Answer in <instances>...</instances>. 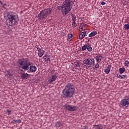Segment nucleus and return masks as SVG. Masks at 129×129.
Wrapping results in <instances>:
<instances>
[{"mask_svg":"<svg viewBox=\"0 0 129 129\" xmlns=\"http://www.w3.org/2000/svg\"><path fill=\"white\" fill-rule=\"evenodd\" d=\"M106 3L104 2H102V3H101V5H102V6H104V5H105Z\"/></svg>","mask_w":129,"mask_h":129,"instance_id":"obj_35","label":"nucleus"},{"mask_svg":"<svg viewBox=\"0 0 129 129\" xmlns=\"http://www.w3.org/2000/svg\"><path fill=\"white\" fill-rule=\"evenodd\" d=\"M95 69H98V68H99V64L97 62L96 64H95Z\"/></svg>","mask_w":129,"mask_h":129,"instance_id":"obj_28","label":"nucleus"},{"mask_svg":"<svg viewBox=\"0 0 129 129\" xmlns=\"http://www.w3.org/2000/svg\"><path fill=\"white\" fill-rule=\"evenodd\" d=\"M18 64H19V70L23 73H21L20 75L22 79L26 80L30 78L31 75H29L26 72L29 69V67L32 65V62L28 58H21L18 59Z\"/></svg>","mask_w":129,"mask_h":129,"instance_id":"obj_1","label":"nucleus"},{"mask_svg":"<svg viewBox=\"0 0 129 129\" xmlns=\"http://www.w3.org/2000/svg\"><path fill=\"white\" fill-rule=\"evenodd\" d=\"M52 13V9L47 8L41 11L38 14V19L41 22H44L47 17H50V14Z\"/></svg>","mask_w":129,"mask_h":129,"instance_id":"obj_5","label":"nucleus"},{"mask_svg":"<svg viewBox=\"0 0 129 129\" xmlns=\"http://www.w3.org/2000/svg\"><path fill=\"white\" fill-rule=\"evenodd\" d=\"M97 35V31L94 30L90 34H89V37H94V36H96Z\"/></svg>","mask_w":129,"mask_h":129,"instance_id":"obj_18","label":"nucleus"},{"mask_svg":"<svg viewBox=\"0 0 129 129\" xmlns=\"http://www.w3.org/2000/svg\"><path fill=\"white\" fill-rule=\"evenodd\" d=\"M56 126H57V127H59V126H63V123L60 121H58L55 124Z\"/></svg>","mask_w":129,"mask_h":129,"instance_id":"obj_22","label":"nucleus"},{"mask_svg":"<svg viewBox=\"0 0 129 129\" xmlns=\"http://www.w3.org/2000/svg\"><path fill=\"white\" fill-rule=\"evenodd\" d=\"M6 5H3L2 1H0V11H3V9L5 7Z\"/></svg>","mask_w":129,"mask_h":129,"instance_id":"obj_24","label":"nucleus"},{"mask_svg":"<svg viewBox=\"0 0 129 129\" xmlns=\"http://www.w3.org/2000/svg\"><path fill=\"white\" fill-rule=\"evenodd\" d=\"M75 92L74 85L71 83H68L62 91V94L67 98L73 97Z\"/></svg>","mask_w":129,"mask_h":129,"instance_id":"obj_3","label":"nucleus"},{"mask_svg":"<svg viewBox=\"0 0 129 129\" xmlns=\"http://www.w3.org/2000/svg\"><path fill=\"white\" fill-rule=\"evenodd\" d=\"M95 58L97 61V63H99L102 59V55H101V54H99L96 56Z\"/></svg>","mask_w":129,"mask_h":129,"instance_id":"obj_13","label":"nucleus"},{"mask_svg":"<svg viewBox=\"0 0 129 129\" xmlns=\"http://www.w3.org/2000/svg\"><path fill=\"white\" fill-rule=\"evenodd\" d=\"M29 71L30 72H36L37 71V67L35 66H31L29 68Z\"/></svg>","mask_w":129,"mask_h":129,"instance_id":"obj_14","label":"nucleus"},{"mask_svg":"<svg viewBox=\"0 0 129 129\" xmlns=\"http://www.w3.org/2000/svg\"><path fill=\"white\" fill-rule=\"evenodd\" d=\"M87 49L88 52H91L92 51V47H91L90 43H87Z\"/></svg>","mask_w":129,"mask_h":129,"instance_id":"obj_19","label":"nucleus"},{"mask_svg":"<svg viewBox=\"0 0 129 129\" xmlns=\"http://www.w3.org/2000/svg\"><path fill=\"white\" fill-rule=\"evenodd\" d=\"M22 122V121L21 119H17L16 120V123H21Z\"/></svg>","mask_w":129,"mask_h":129,"instance_id":"obj_31","label":"nucleus"},{"mask_svg":"<svg viewBox=\"0 0 129 129\" xmlns=\"http://www.w3.org/2000/svg\"><path fill=\"white\" fill-rule=\"evenodd\" d=\"M58 78V74L56 73L52 74L51 75H49L48 78V81L49 84H52L54 81H56V79Z\"/></svg>","mask_w":129,"mask_h":129,"instance_id":"obj_8","label":"nucleus"},{"mask_svg":"<svg viewBox=\"0 0 129 129\" xmlns=\"http://www.w3.org/2000/svg\"><path fill=\"white\" fill-rule=\"evenodd\" d=\"M126 77V76H125L124 75H120L119 74L117 75V77L118 78H119L120 79H123V78H125Z\"/></svg>","mask_w":129,"mask_h":129,"instance_id":"obj_23","label":"nucleus"},{"mask_svg":"<svg viewBox=\"0 0 129 129\" xmlns=\"http://www.w3.org/2000/svg\"><path fill=\"white\" fill-rule=\"evenodd\" d=\"M95 60L94 59L86 58L83 61V64L86 69H90L92 66H94Z\"/></svg>","mask_w":129,"mask_h":129,"instance_id":"obj_6","label":"nucleus"},{"mask_svg":"<svg viewBox=\"0 0 129 129\" xmlns=\"http://www.w3.org/2000/svg\"><path fill=\"white\" fill-rule=\"evenodd\" d=\"M82 129H88V126H87L86 125H84L83 126Z\"/></svg>","mask_w":129,"mask_h":129,"instance_id":"obj_33","label":"nucleus"},{"mask_svg":"<svg viewBox=\"0 0 129 129\" xmlns=\"http://www.w3.org/2000/svg\"><path fill=\"white\" fill-rule=\"evenodd\" d=\"M72 20L73 21L72 27L75 28L77 26V24H76V16H75L74 14H72Z\"/></svg>","mask_w":129,"mask_h":129,"instance_id":"obj_11","label":"nucleus"},{"mask_svg":"<svg viewBox=\"0 0 129 129\" xmlns=\"http://www.w3.org/2000/svg\"><path fill=\"white\" fill-rule=\"evenodd\" d=\"M11 72L12 71H11L6 72L5 73V76H6V77H8V78H11L12 76H14V73H12Z\"/></svg>","mask_w":129,"mask_h":129,"instance_id":"obj_12","label":"nucleus"},{"mask_svg":"<svg viewBox=\"0 0 129 129\" xmlns=\"http://www.w3.org/2000/svg\"><path fill=\"white\" fill-rule=\"evenodd\" d=\"M7 111L8 113V115H10V114H11V113H12V111L11 110H7Z\"/></svg>","mask_w":129,"mask_h":129,"instance_id":"obj_32","label":"nucleus"},{"mask_svg":"<svg viewBox=\"0 0 129 129\" xmlns=\"http://www.w3.org/2000/svg\"><path fill=\"white\" fill-rule=\"evenodd\" d=\"M72 9V1L71 0H65L63 2L60 6V12L63 16H67L68 13L71 11Z\"/></svg>","mask_w":129,"mask_h":129,"instance_id":"obj_4","label":"nucleus"},{"mask_svg":"<svg viewBox=\"0 0 129 129\" xmlns=\"http://www.w3.org/2000/svg\"><path fill=\"white\" fill-rule=\"evenodd\" d=\"M86 31H84L81 33L79 35V39L82 40V39H83V38H84V37L86 36Z\"/></svg>","mask_w":129,"mask_h":129,"instance_id":"obj_15","label":"nucleus"},{"mask_svg":"<svg viewBox=\"0 0 129 129\" xmlns=\"http://www.w3.org/2000/svg\"><path fill=\"white\" fill-rule=\"evenodd\" d=\"M74 67H80V64H79V63L77 62L76 63L74 64Z\"/></svg>","mask_w":129,"mask_h":129,"instance_id":"obj_29","label":"nucleus"},{"mask_svg":"<svg viewBox=\"0 0 129 129\" xmlns=\"http://www.w3.org/2000/svg\"><path fill=\"white\" fill-rule=\"evenodd\" d=\"M43 59L45 61V62H47L48 63V62H50V56L49 55H44L43 56Z\"/></svg>","mask_w":129,"mask_h":129,"instance_id":"obj_17","label":"nucleus"},{"mask_svg":"<svg viewBox=\"0 0 129 129\" xmlns=\"http://www.w3.org/2000/svg\"><path fill=\"white\" fill-rule=\"evenodd\" d=\"M87 49V43L82 47V50L85 51Z\"/></svg>","mask_w":129,"mask_h":129,"instance_id":"obj_25","label":"nucleus"},{"mask_svg":"<svg viewBox=\"0 0 129 129\" xmlns=\"http://www.w3.org/2000/svg\"><path fill=\"white\" fill-rule=\"evenodd\" d=\"M124 66L127 68V67L129 66V60H125L124 63Z\"/></svg>","mask_w":129,"mask_h":129,"instance_id":"obj_26","label":"nucleus"},{"mask_svg":"<svg viewBox=\"0 0 129 129\" xmlns=\"http://www.w3.org/2000/svg\"><path fill=\"white\" fill-rule=\"evenodd\" d=\"M73 38V35L71 34H69L68 35V40L69 42H71V41H72V39Z\"/></svg>","mask_w":129,"mask_h":129,"instance_id":"obj_20","label":"nucleus"},{"mask_svg":"<svg viewBox=\"0 0 129 129\" xmlns=\"http://www.w3.org/2000/svg\"><path fill=\"white\" fill-rule=\"evenodd\" d=\"M4 16V18H7L6 23L10 27H14L19 22V17L14 12H5Z\"/></svg>","mask_w":129,"mask_h":129,"instance_id":"obj_2","label":"nucleus"},{"mask_svg":"<svg viewBox=\"0 0 129 129\" xmlns=\"http://www.w3.org/2000/svg\"><path fill=\"white\" fill-rule=\"evenodd\" d=\"M124 29H125V30H129V25L125 24L124 25Z\"/></svg>","mask_w":129,"mask_h":129,"instance_id":"obj_27","label":"nucleus"},{"mask_svg":"<svg viewBox=\"0 0 129 129\" xmlns=\"http://www.w3.org/2000/svg\"><path fill=\"white\" fill-rule=\"evenodd\" d=\"M120 105L122 107H128L129 106V96H126L120 101Z\"/></svg>","mask_w":129,"mask_h":129,"instance_id":"obj_7","label":"nucleus"},{"mask_svg":"<svg viewBox=\"0 0 129 129\" xmlns=\"http://www.w3.org/2000/svg\"><path fill=\"white\" fill-rule=\"evenodd\" d=\"M110 69H111V66L109 64L107 66V69L104 70L105 73H106V74H109V72H110Z\"/></svg>","mask_w":129,"mask_h":129,"instance_id":"obj_16","label":"nucleus"},{"mask_svg":"<svg viewBox=\"0 0 129 129\" xmlns=\"http://www.w3.org/2000/svg\"><path fill=\"white\" fill-rule=\"evenodd\" d=\"M12 123H16V119H14L12 121Z\"/></svg>","mask_w":129,"mask_h":129,"instance_id":"obj_34","label":"nucleus"},{"mask_svg":"<svg viewBox=\"0 0 129 129\" xmlns=\"http://www.w3.org/2000/svg\"><path fill=\"white\" fill-rule=\"evenodd\" d=\"M64 107L69 111H75V110H77L78 109V107L77 106H72L71 105H66Z\"/></svg>","mask_w":129,"mask_h":129,"instance_id":"obj_9","label":"nucleus"},{"mask_svg":"<svg viewBox=\"0 0 129 129\" xmlns=\"http://www.w3.org/2000/svg\"><path fill=\"white\" fill-rule=\"evenodd\" d=\"M28 73H30V72H29V71H28Z\"/></svg>","mask_w":129,"mask_h":129,"instance_id":"obj_36","label":"nucleus"},{"mask_svg":"<svg viewBox=\"0 0 129 129\" xmlns=\"http://www.w3.org/2000/svg\"><path fill=\"white\" fill-rule=\"evenodd\" d=\"M96 126L95 129H102V128H101V126L99 125H96Z\"/></svg>","mask_w":129,"mask_h":129,"instance_id":"obj_30","label":"nucleus"},{"mask_svg":"<svg viewBox=\"0 0 129 129\" xmlns=\"http://www.w3.org/2000/svg\"><path fill=\"white\" fill-rule=\"evenodd\" d=\"M36 49L38 52V56L39 57H43L44 54H45V51L40 48L39 46L36 47Z\"/></svg>","mask_w":129,"mask_h":129,"instance_id":"obj_10","label":"nucleus"},{"mask_svg":"<svg viewBox=\"0 0 129 129\" xmlns=\"http://www.w3.org/2000/svg\"><path fill=\"white\" fill-rule=\"evenodd\" d=\"M125 71V69L124 68H120L119 69V72L120 74H122Z\"/></svg>","mask_w":129,"mask_h":129,"instance_id":"obj_21","label":"nucleus"}]
</instances>
